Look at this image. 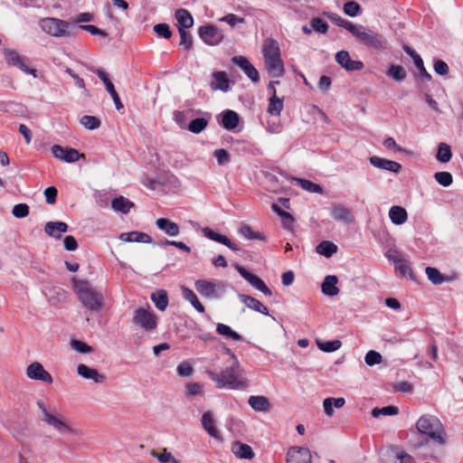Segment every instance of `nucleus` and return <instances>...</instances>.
Here are the masks:
<instances>
[{"mask_svg": "<svg viewBox=\"0 0 463 463\" xmlns=\"http://www.w3.org/2000/svg\"><path fill=\"white\" fill-rule=\"evenodd\" d=\"M212 77L213 81L210 83L212 90H221L223 92L229 90L230 80L224 71H215L212 74Z\"/></svg>", "mask_w": 463, "mask_h": 463, "instance_id": "nucleus-23", "label": "nucleus"}, {"mask_svg": "<svg viewBox=\"0 0 463 463\" xmlns=\"http://www.w3.org/2000/svg\"><path fill=\"white\" fill-rule=\"evenodd\" d=\"M181 291H182V296L183 298L189 301L191 303V305L199 312V313H203L204 312V307L203 306V304L199 301L197 296L195 295V293L184 287V286H182L181 287Z\"/></svg>", "mask_w": 463, "mask_h": 463, "instance_id": "nucleus-34", "label": "nucleus"}, {"mask_svg": "<svg viewBox=\"0 0 463 463\" xmlns=\"http://www.w3.org/2000/svg\"><path fill=\"white\" fill-rule=\"evenodd\" d=\"M197 292L205 298H219L221 297V289L224 286H220L213 281L206 279H199L194 283Z\"/></svg>", "mask_w": 463, "mask_h": 463, "instance_id": "nucleus-10", "label": "nucleus"}, {"mask_svg": "<svg viewBox=\"0 0 463 463\" xmlns=\"http://www.w3.org/2000/svg\"><path fill=\"white\" fill-rule=\"evenodd\" d=\"M344 12L351 17H354L361 13V6L354 1H350L345 4Z\"/></svg>", "mask_w": 463, "mask_h": 463, "instance_id": "nucleus-56", "label": "nucleus"}, {"mask_svg": "<svg viewBox=\"0 0 463 463\" xmlns=\"http://www.w3.org/2000/svg\"><path fill=\"white\" fill-rule=\"evenodd\" d=\"M3 54L9 66L16 67L24 73L31 74L33 78H37V71L30 68L27 64V58L21 55L17 51L5 47L3 50Z\"/></svg>", "mask_w": 463, "mask_h": 463, "instance_id": "nucleus-9", "label": "nucleus"}, {"mask_svg": "<svg viewBox=\"0 0 463 463\" xmlns=\"http://www.w3.org/2000/svg\"><path fill=\"white\" fill-rule=\"evenodd\" d=\"M74 289L80 303L90 311L99 312L105 306V298L86 280L73 279Z\"/></svg>", "mask_w": 463, "mask_h": 463, "instance_id": "nucleus-2", "label": "nucleus"}, {"mask_svg": "<svg viewBox=\"0 0 463 463\" xmlns=\"http://www.w3.org/2000/svg\"><path fill=\"white\" fill-rule=\"evenodd\" d=\"M216 331L228 338H232V340L239 341L241 339V335L237 332L233 331L229 326L219 323L216 326Z\"/></svg>", "mask_w": 463, "mask_h": 463, "instance_id": "nucleus-43", "label": "nucleus"}, {"mask_svg": "<svg viewBox=\"0 0 463 463\" xmlns=\"http://www.w3.org/2000/svg\"><path fill=\"white\" fill-rule=\"evenodd\" d=\"M336 251L337 246L335 243L328 241H324L317 246V252L326 258L331 257Z\"/></svg>", "mask_w": 463, "mask_h": 463, "instance_id": "nucleus-39", "label": "nucleus"}, {"mask_svg": "<svg viewBox=\"0 0 463 463\" xmlns=\"http://www.w3.org/2000/svg\"><path fill=\"white\" fill-rule=\"evenodd\" d=\"M132 323L144 332L152 333L157 327L158 318L152 311L151 307L146 304V307H140L134 311Z\"/></svg>", "mask_w": 463, "mask_h": 463, "instance_id": "nucleus-6", "label": "nucleus"}, {"mask_svg": "<svg viewBox=\"0 0 463 463\" xmlns=\"http://www.w3.org/2000/svg\"><path fill=\"white\" fill-rule=\"evenodd\" d=\"M387 76L396 81H402L406 78V71L400 65H391L387 71Z\"/></svg>", "mask_w": 463, "mask_h": 463, "instance_id": "nucleus-45", "label": "nucleus"}, {"mask_svg": "<svg viewBox=\"0 0 463 463\" xmlns=\"http://www.w3.org/2000/svg\"><path fill=\"white\" fill-rule=\"evenodd\" d=\"M77 373L85 379L92 380L95 383H102L106 380L104 374L99 373L97 369L90 368L84 364L78 365Z\"/></svg>", "mask_w": 463, "mask_h": 463, "instance_id": "nucleus-22", "label": "nucleus"}, {"mask_svg": "<svg viewBox=\"0 0 463 463\" xmlns=\"http://www.w3.org/2000/svg\"><path fill=\"white\" fill-rule=\"evenodd\" d=\"M294 181L297 184H298L302 187V189H304L309 193H315V194H322L323 193L322 187L319 184H315L311 181L302 179V178H294Z\"/></svg>", "mask_w": 463, "mask_h": 463, "instance_id": "nucleus-42", "label": "nucleus"}, {"mask_svg": "<svg viewBox=\"0 0 463 463\" xmlns=\"http://www.w3.org/2000/svg\"><path fill=\"white\" fill-rule=\"evenodd\" d=\"M202 424L203 429L207 431V433L217 439L219 438V431L214 426V420L213 418V415L210 411L204 412L202 417Z\"/></svg>", "mask_w": 463, "mask_h": 463, "instance_id": "nucleus-35", "label": "nucleus"}, {"mask_svg": "<svg viewBox=\"0 0 463 463\" xmlns=\"http://www.w3.org/2000/svg\"><path fill=\"white\" fill-rule=\"evenodd\" d=\"M418 431L439 446L447 443V433L440 420L432 415H422L416 422Z\"/></svg>", "mask_w": 463, "mask_h": 463, "instance_id": "nucleus-3", "label": "nucleus"}, {"mask_svg": "<svg viewBox=\"0 0 463 463\" xmlns=\"http://www.w3.org/2000/svg\"><path fill=\"white\" fill-rule=\"evenodd\" d=\"M155 33L161 37L169 39L172 35L169 25L166 24H158L154 26Z\"/></svg>", "mask_w": 463, "mask_h": 463, "instance_id": "nucleus-62", "label": "nucleus"}, {"mask_svg": "<svg viewBox=\"0 0 463 463\" xmlns=\"http://www.w3.org/2000/svg\"><path fill=\"white\" fill-rule=\"evenodd\" d=\"M231 450L235 455V457L240 459L250 460L255 457V453L251 447L239 440L233 441L232 443Z\"/></svg>", "mask_w": 463, "mask_h": 463, "instance_id": "nucleus-21", "label": "nucleus"}, {"mask_svg": "<svg viewBox=\"0 0 463 463\" xmlns=\"http://www.w3.org/2000/svg\"><path fill=\"white\" fill-rule=\"evenodd\" d=\"M118 238L120 241L125 242L150 243L152 241L151 237L147 233L141 232H123Z\"/></svg>", "mask_w": 463, "mask_h": 463, "instance_id": "nucleus-26", "label": "nucleus"}, {"mask_svg": "<svg viewBox=\"0 0 463 463\" xmlns=\"http://www.w3.org/2000/svg\"><path fill=\"white\" fill-rule=\"evenodd\" d=\"M452 157L451 148L446 143H440L438 147L436 158L440 163H448Z\"/></svg>", "mask_w": 463, "mask_h": 463, "instance_id": "nucleus-41", "label": "nucleus"}, {"mask_svg": "<svg viewBox=\"0 0 463 463\" xmlns=\"http://www.w3.org/2000/svg\"><path fill=\"white\" fill-rule=\"evenodd\" d=\"M394 268H395V270L396 272L401 276V277H407V276H410L411 277L412 276V272H411V267H410V264L409 262L406 260H402V261L398 262L397 264L394 265Z\"/></svg>", "mask_w": 463, "mask_h": 463, "instance_id": "nucleus-53", "label": "nucleus"}, {"mask_svg": "<svg viewBox=\"0 0 463 463\" xmlns=\"http://www.w3.org/2000/svg\"><path fill=\"white\" fill-rule=\"evenodd\" d=\"M68 231V224L63 222H48L44 225V232L54 239H61V233Z\"/></svg>", "mask_w": 463, "mask_h": 463, "instance_id": "nucleus-24", "label": "nucleus"}, {"mask_svg": "<svg viewBox=\"0 0 463 463\" xmlns=\"http://www.w3.org/2000/svg\"><path fill=\"white\" fill-rule=\"evenodd\" d=\"M331 20L335 24L346 29L352 34L354 33V31H356V28L358 27V25L354 24L352 22L345 20L337 14L331 16Z\"/></svg>", "mask_w": 463, "mask_h": 463, "instance_id": "nucleus-47", "label": "nucleus"}, {"mask_svg": "<svg viewBox=\"0 0 463 463\" xmlns=\"http://www.w3.org/2000/svg\"><path fill=\"white\" fill-rule=\"evenodd\" d=\"M338 283V279L336 276L328 275L324 279V281L321 285L322 292L329 297H334L338 295L339 288L336 287Z\"/></svg>", "mask_w": 463, "mask_h": 463, "instance_id": "nucleus-27", "label": "nucleus"}, {"mask_svg": "<svg viewBox=\"0 0 463 463\" xmlns=\"http://www.w3.org/2000/svg\"><path fill=\"white\" fill-rule=\"evenodd\" d=\"M80 123L89 130H95L100 127V120L94 116L85 115L81 117Z\"/></svg>", "mask_w": 463, "mask_h": 463, "instance_id": "nucleus-46", "label": "nucleus"}, {"mask_svg": "<svg viewBox=\"0 0 463 463\" xmlns=\"http://www.w3.org/2000/svg\"><path fill=\"white\" fill-rule=\"evenodd\" d=\"M262 52L264 63L269 76L279 78L284 74V64L280 58L278 43L273 39H267L263 43Z\"/></svg>", "mask_w": 463, "mask_h": 463, "instance_id": "nucleus-5", "label": "nucleus"}, {"mask_svg": "<svg viewBox=\"0 0 463 463\" xmlns=\"http://www.w3.org/2000/svg\"><path fill=\"white\" fill-rule=\"evenodd\" d=\"M433 68H434L435 72L438 73L439 75L444 76L449 73L448 64L441 60H437L434 62Z\"/></svg>", "mask_w": 463, "mask_h": 463, "instance_id": "nucleus-64", "label": "nucleus"}, {"mask_svg": "<svg viewBox=\"0 0 463 463\" xmlns=\"http://www.w3.org/2000/svg\"><path fill=\"white\" fill-rule=\"evenodd\" d=\"M345 403V400L342 397L340 398H326L323 401V409L324 412L326 416L331 417L334 415V408L340 409Z\"/></svg>", "mask_w": 463, "mask_h": 463, "instance_id": "nucleus-31", "label": "nucleus"}, {"mask_svg": "<svg viewBox=\"0 0 463 463\" xmlns=\"http://www.w3.org/2000/svg\"><path fill=\"white\" fill-rule=\"evenodd\" d=\"M235 269L240 273V275L246 279L252 287H254L256 289L261 291L266 296H271L272 292L271 290L267 287V285L264 283V281L257 277L256 275L249 272L246 269L240 265H236Z\"/></svg>", "mask_w": 463, "mask_h": 463, "instance_id": "nucleus-14", "label": "nucleus"}, {"mask_svg": "<svg viewBox=\"0 0 463 463\" xmlns=\"http://www.w3.org/2000/svg\"><path fill=\"white\" fill-rule=\"evenodd\" d=\"M425 272L428 279L435 285H439L445 281V278L436 268L427 267Z\"/></svg>", "mask_w": 463, "mask_h": 463, "instance_id": "nucleus-48", "label": "nucleus"}, {"mask_svg": "<svg viewBox=\"0 0 463 463\" xmlns=\"http://www.w3.org/2000/svg\"><path fill=\"white\" fill-rule=\"evenodd\" d=\"M310 24L314 31L320 33H326L328 30V24L319 17L313 18Z\"/></svg>", "mask_w": 463, "mask_h": 463, "instance_id": "nucleus-60", "label": "nucleus"}, {"mask_svg": "<svg viewBox=\"0 0 463 463\" xmlns=\"http://www.w3.org/2000/svg\"><path fill=\"white\" fill-rule=\"evenodd\" d=\"M208 119L204 118H197L193 119L188 125L186 129L194 134H199L203 131L208 126Z\"/></svg>", "mask_w": 463, "mask_h": 463, "instance_id": "nucleus-40", "label": "nucleus"}, {"mask_svg": "<svg viewBox=\"0 0 463 463\" xmlns=\"http://www.w3.org/2000/svg\"><path fill=\"white\" fill-rule=\"evenodd\" d=\"M52 153L53 156L59 160L65 161L67 163H73L78 161L84 156L80 154L77 149L74 148H63L59 145H53L52 146Z\"/></svg>", "mask_w": 463, "mask_h": 463, "instance_id": "nucleus-15", "label": "nucleus"}, {"mask_svg": "<svg viewBox=\"0 0 463 463\" xmlns=\"http://www.w3.org/2000/svg\"><path fill=\"white\" fill-rule=\"evenodd\" d=\"M238 298L248 308L266 316L269 315L268 307L255 298L244 294H239Z\"/></svg>", "mask_w": 463, "mask_h": 463, "instance_id": "nucleus-25", "label": "nucleus"}, {"mask_svg": "<svg viewBox=\"0 0 463 463\" xmlns=\"http://www.w3.org/2000/svg\"><path fill=\"white\" fill-rule=\"evenodd\" d=\"M180 33V45L184 46L185 51H189L193 46V37L190 33H188L184 28H179Z\"/></svg>", "mask_w": 463, "mask_h": 463, "instance_id": "nucleus-52", "label": "nucleus"}, {"mask_svg": "<svg viewBox=\"0 0 463 463\" xmlns=\"http://www.w3.org/2000/svg\"><path fill=\"white\" fill-rule=\"evenodd\" d=\"M37 407L41 412V420L52 427L58 433L77 435L78 430L74 429L67 420L66 417L56 410H48L43 401L37 402Z\"/></svg>", "mask_w": 463, "mask_h": 463, "instance_id": "nucleus-4", "label": "nucleus"}, {"mask_svg": "<svg viewBox=\"0 0 463 463\" xmlns=\"http://www.w3.org/2000/svg\"><path fill=\"white\" fill-rule=\"evenodd\" d=\"M175 17L179 24V28L184 30L190 28L194 24V19L191 14L185 9H179L175 13Z\"/></svg>", "mask_w": 463, "mask_h": 463, "instance_id": "nucleus-37", "label": "nucleus"}, {"mask_svg": "<svg viewBox=\"0 0 463 463\" xmlns=\"http://www.w3.org/2000/svg\"><path fill=\"white\" fill-rule=\"evenodd\" d=\"M287 463H311L312 456L307 448L291 447L287 452Z\"/></svg>", "mask_w": 463, "mask_h": 463, "instance_id": "nucleus-13", "label": "nucleus"}, {"mask_svg": "<svg viewBox=\"0 0 463 463\" xmlns=\"http://www.w3.org/2000/svg\"><path fill=\"white\" fill-rule=\"evenodd\" d=\"M232 61L240 67L243 72L253 81L258 82L259 72L245 56L238 55L232 58Z\"/></svg>", "mask_w": 463, "mask_h": 463, "instance_id": "nucleus-17", "label": "nucleus"}, {"mask_svg": "<svg viewBox=\"0 0 463 463\" xmlns=\"http://www.w3.org/2000/svg\"><path fill=\"white\" fill-rule=\"evenodd\" d=\"M249 405L252 410L259 412H267L270 410V403L267 397L265 396H250L249 398Z\"/></svg>", "mask_w": 463, "mask_h": 463, "instance_id": "nucleus-28", "label": "nucleus"}, {"mask_svg": "<svg viewBox=\"0 0 463 463\" xmlns=\"http://www.w3.org/2000/svg\"><path fill=\"white\" fill-rule=\"evenodd\" d=\"M434 178L440 185L444 187L449 186L453 182L452 175L449 172H437L434 175Z\"/></svg>", "mask_w": 463, "mask_h": 463, "instance_id": "nucleus-54", "label": "nucleus"}, {"mask_svg": "<svg viewBox=\"0 0 463 463\" xmlns=\"http://www.w3.org/2000/svg\"><path fill=\"white\" fill-rule=\"evenodd\" d=\"M240 121L239 115L233 110H225L222 114V126L227 130H232L237 128Z\"/></svg>", "mask_w": 463, "mask_h": 463, "instance_id": "nucleus-30", "label": "nucleus"}, {"mask_svg": "<svg viewBox=\"0 0 463 463\" xmlns=\"http://www.w3.org/2000/svg\"><path fill=\"white\" fill-rule=\"evenodd\" d=\"M157 228L164 231L169 236H177L180 233V228L177 223L166 218H159L156 221Z\"/></svg>", "mask_w": 463, "mask_h": 463, "instance_id": "nucleus-29", "label": "nucleus"}, {"mask_svg": "<svg viewBox=\"0 0 463 463\" xmlns=\"http://www.w3.org/2000/svg\"><path fill=\"white\" fill-rule=\"evenodd\" d=\"M26 376L31 380L41 381L48 384H52L53 382L52 375L39 362H33L27 366Z\"/></svg>", "mask_w": 463, "mask_h": 463, "instance_id": "nucleus-12", "label": "nucleus"}, {"mask_svg": "<svg viewBox=\"0 0 463 463\" xmlns=\"http://www.w3.org/2000/svg\"><path fill=\"white\" fill-rule=\"evenodd\" d=\"M372 165L376 168L386 170L394 174H399L402 170V165L392 160L385 159L376 156H373L369 158Z\"/></svg>", "mask_w": 463, "mask_h": 463, "instance_id": "nucleus-19", "label": "nucleus"}, {"mask_svg": "<svg viewBox=\"0 0 463 463\" xmlns=\"http://www.w3.org/2000/svg\"><path fill=\"white\" fill-rule=\"evenodd\" d=\"M218 164L222 165L230 161V154L225 149H216L213 153Z\"/></svg>", "mask_w": 463, "mask_h": 463, "instance_id": "nucleus-63", "label": "nucleus"}, {"mask_svg": "<svg viewBox=\"0 0 463 463\" xmlns=\"http://www.w3.org/2000/svg\"><path fill=\"white\" fill-rule=\"evenodd\" d=\"M89 70L94 73H96L98 75V77L101 80V81L104 83L105 87H106V90H112V88L114 87L113 83L111 82V80L109 79L107 73L102 71L101 69H94L92 67H88Z\"/></svg>", "mask_w": 463, "mask_h": 463, "instance_id": "nucleus-59", "label": "nucleus"}, {"mask_svg": "<svg viewBox=\"0 0 463 463\" xmlns=\"http://www.w3.org/2000/svg\"><path fill=\"white\" fill-rule=\"evenodd\" d=\"M219 21L227 23L232 28L240 24L245 23V19L243 17H240L234 14H229L225 16H222L219 19Z\"/></svg>", "mask_w": 463, "mask_h": 463, "instance_id": "nucleus-57", "label": "nucleus"}, {"mask_svg": "<svg viewBox=\"0 0 463 463\" xmlns=\"http://www.w3.org/2000/svg\"><path fill=\"white\" fill-rule=\"evenodd\" d=\"M71 347L80 354H89L92 352V347L90 345L80 340H71Z\"/></svg>", "mask_w": 463, "mask_h": 463, "instance_id": "nucleus-55", "label": "nucleus"}, {"mask_svg": "<svg viewBox=\"0 0 463 463\" xmlns=\"http://www.w3.org/2000/svg\"><path fill=\"white\" fill-rule=\"evenodd\" d=\"M317 345L321 351L330 353L338 350L341 347L342 343L339 340H333L322 343L318 342Z\"/></svg>", "mask_w": 463, "mask_h": 463, "instance_id": "nucleus-51", "label": "nucleus"}, {"mask_svg": "<svg viewBox=\"0 0 463 463\" xmlns=\"http://www.w3.org/2000/svg\"><path fill=\"white\" fill-rule=\"evenodd\" d=\"M151 300L154 302L156 308L160 311L165 310L168 306L167 293L164 289H159L151 295Z\"/></svg>", "mask_w": 463, "mask_h": 463, "instance_id": "nucleus-36", "label": "nucleus"}, {"mask_svg": "<svg viewBox=\"0 0 463 463\" xmlns=\"http://www.w3.org/2000/svg\"><path fill=\"white\" fill-rule=\"evenodd\" d=\"M111 207L114 211L126 214L134 207V203L128 198L120 195L112 200Z\"/></svg>", "mask_w": 463, "mask_h": 463, "instance_id": "nucleus-33", "label": "nucleus"}, {"mask_svg": "<svg viewBox=\"0 0 463 463\" xmlns=\"http://www.w3.org/2000/svg\"><path fill=\"white\" fill-rule=\"evenodd\" d=\"M240 233L249 240L265 241V236L260 232H253L250 225L244 224L240 228Z\"/></svg>", "mask_w": 463, "mask_h": 463, "instance_id": "nucleus-44", "label": "nucleus"}, {"mask_svg": "<svg viewBox=\"0 0 463 463\" xmlns=\"http://www.w3.org/2000/svg\"><path fill=\"white\" fill-rule=\"evenodd\" d=\"M336 62L345 68L346 71H361L364 64L360 61H354L351 59L348 52L340 51L335 54Z\"/></svg>", "mask_w": 463, "mask_h": 463, "instance_id": "nucleus-18", "label": "nucleus"}, {"mask_svg": "<svg viewBox=\"0 0 463 463\" xmlns=\"http://www.w3.org/2000/svg\"><path fill=\"white\" fill-rule=\"evenodd\" d=\"M40 27L43 32L53 37H66L70 35L69 23L58 18L46 17L43 18Z\"/></svg>", "mask_w": 463, "mask_h": 463, "instance_id": "nucleus-8", "label": "nucleus"}, {"mask_svg": "<svg viewBox=\"0 0 463 463\" xmlns=\"http://www.w3.org/2000/svg\"><path fill=\"white\" fill-rule=\"evenodd\" d=\"M198 33L201 39L208 45H217L223 40L222 31L213 24L201 26Z\"/></svg>", "mask_w": 463, "mask_h": 463, "instance_id": "nucleus-11", "label": "nucleus"}, {"mask_svg": "<svg viewBox=\"0 0 463 463\" xmlns=\"http://www.w3.org/2000/svg\"><path fill=\"white\" fill-rule=\"evenodd\" d=\"M383 357L380 353L371 350L369 351L364 357V361L367 365L373 366L375 364H379L382 363Z\"/></svg>", "mask_w": 463, "mask_h": 463, "instance_id": "nucleus-58", "label": "nucleus"}, {"mask_svg": "<svg viewBox=\"0 0 463 463\" xmlns=\"http://www.w3.org/2000/svg\"><path fill=\"white\" fill-rule=\"evenodd\" d=\"M151 456L156 458L161 463H174L175 461L178 460L170 452H168L166 449H164L162 452L152 450Z\"/></svg>", "mask_w": 463, "mask_h": 463, "instance_id": "nucleus-50", "label": "nucleus"}, {"mask_svg": "<svg viewBox=\"0 0 463 463\" xmlns=\"http://www.w3.org/2000/svg\"><path fill=\"white\" fill-rule=\"evenodd\" d=\"M202 233L207 239L222 243L234 251H238L240 250L228 237L214 232L209 227L203 228Z\"/></svg>", "mask_w": 463, "mask_h": 463, "instance_id": "nucleus-20", "label": "nucleus"}, {"mask_svg": "<svg viewBox=\"0 0 463 463\" xmlns=\"http://www.w3.org/2000/svg\"><path fill=\"white\" fill-rule=\"evenodd\" d=\"M12 213L16 218H24L29 214V206L26 203H18L13 207Z\"/></svg>", "mask_w": 463, "mask_h": 463, "instance_id": "nucleus-61", "label": "nucleus"}, {"mask_svg": "<svg viewBox=\"0 0 463 463\" xmlns=\"http://www.w3.org/2000/svg\"><path fill=\"white\" fill-rule=\"evenodd\" d=\"M353 35L362 43L371 48L376 50H383L386 48L387 40L383 35L375 33L363 25H358Z\"/></svg>", "mask_w": 463, "mask_h": 463, "instance_id": "nucleus-7", "label": "nucleus"}, {"mask_svg": "<svg viewBox=\"0 0 463 463\" xmlns=\"http://www.w3.org/2000/svg\"><path fill=\"white\" fill-rule=\"evenodd\" d=\"M399 412V409L398 407L396 406H393V405H391V406H386V407H383L381 409L379 408H374L373 411H372V416L373 418H377L379 417L380 415H388V416H393V415H397Z\"/></svg>", "mask_w": 463, "mask_h": 463, "instance_id": "nucleus-49", "label": "nucleus"}, {"mask_svg": "<svg viewBox=\"0 0 463 463\" xmlns=\"http://www.w3.org/2000/svg\"><path fill=\"white\" fill-rule=\"evenodd\" d=\"M389 217L392 223L402 225L407 221L408 213L403 207L394 205L389 211Z\"/></svg>", "mask_w": 463, "mask_h": 463, "instance_id": "nucleus-32", "label": "nucleus"}, {"mask_svg": "<svg viewBox=\"0 0 463 463\" xmlns=\"http://www.w3.org/2000/svg\"><path fill=\"white\" fill-rule=\"evenodd\" d=\"M232 357V364L222 370L220 373L211 370L206 371V373L215 383L218 389L240 390L247 387V381L242 375L243 371L237 357L233 354Z\"/></svg>", "mask_w": 463, "mask_h": 463, "instance_id": "nucleus-1", "label": "nucleus"}, {"mask_svg": "<svg viewBox=\"0 0 463 463\" xmlns=\"http://www.w3.org/2000/svg\"><path fill=\"white\" fill-rule=\"evenodd\" d=\"M283 109V99L278 98L277 95H271L269 99L268 113L270 115L279 116Z\"/></svg>", "mask_w": 463, "mask_h": 463, "instance_id": "nucleus-38", "label": "nucleus"}, {"mask_svg": "<svg viewBox=\"0 0 463 463\" xmlns=\"http://www.w3.org/2000/svg\"><path fill=\"white\" fill-rule=\"evenodd\" d=\"M331 215L335 221L346 224H351L355 220L352 211L342 203H333Z\"/></svg>", "mask_w": 463, "mask_h": 463, "instance_id": "nucleus-16", "label": "nucleus"}]
</instances>
